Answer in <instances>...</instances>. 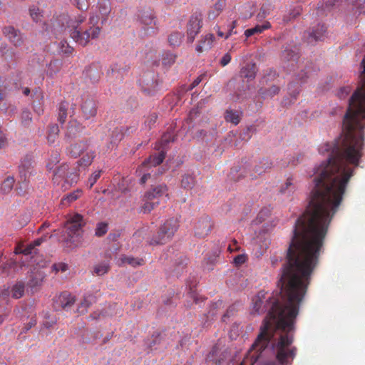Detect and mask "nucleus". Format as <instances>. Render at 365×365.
Here are the masks:
<instances>
[{
	"label": "nucleus",
	"instance_id": "nucleus-53",
	"mask_svg": "<svg viewBox=\"0 0 365 365\" xmlns=\"http://www.w3.org/2000/svg\"><path fill=\"white\" fill-rule=\"evenodd\" d=\"M62 51L65 53H71L72 51V48L67 46L64 50L62 49Z\"/></svg>",
	"mask_w": 365,
	"mask_h": 365
},
{
	"label": "nucleus",
	"instance_id": "nucleus-19",
	"mask_svg": "<svg viewBox=\"0 0 365 365\" xmlns=\"http://www.w3.org/2000/svg\"><path fill=\"white\" fill-rule=\"evenodd\" d=\"M110 264L108 262H101L96 264L93 268V273L97 276H103L108 272Z\"/></svg>",
	"mask_w": 365,
	"mask_h": 365
},
{
	"label": "nucleus",
	"instance_id": "nucleus-9",
	"mask_svg": "<svg viewBox=\"0 0 365 365\" xmlns=\"http://www.w3.org/2000/svg\"><path fill=\"white\" fill-rule=\"evenodd\" d=\"M81 110L83 118L86 120L96 116L97 113V106L94 100L86 99L81 106Z\"/></svg>",
	"mask_w": 365,
	"mask_h": 365
},
{
	"label": "nucleus",
	"instance_id": "nucleus-24",
	"mask_svg": "<svg viewBox=\"0 0 365 365\" xmlns=\"http://www.w3.org/2000/svg\"><path fill=\"white\" fill-rule=\"evenodd\" d=\"M58 133L59 129L57 125H53L49 128L48 133L47 135V140L50 144H52L56 142L58 136Z\"/></svg>",
	"mask_w": 365,
	"mask_h": 365
},
{
	"label": "nucleus",
	"instance_id": "nucleus-13",
	"mask_svg": "<svg viewBox=\"0 0 365 365\" xmlns=\"http://www.w3.org/2000/svg\"><path fill=\"white\" fill-rule=\"evenodd\" d=\"M140 22L142 26V29H143L148 34L150 33V30H151V32L153 33L154 30V26H155V21L153 16L148 14L145 13L143 14L140 19Z\"/></svg>",
	"mask_w": 365,
	"mask_h": 365
},
{
	"label": "nucleus",
	"instance_id": "nucleus-34",
	"mask_svg": "<svg viewBox=\"0 0 365 365\" xmlns=\"http://www.w3.org/2000/svg\"><path fill=\"white\" fill-rule=\"evenodd\" d=\"M124 262L130 264L133 267L141 266L144 264V261L142 259L134 258L131 257H127L124 259Z\"/></svg>",
	"mask_w": 365,
	"mask_h": 365
},
{
	"label": "nucleus",
	"instance_id": "nucleus-7",
	"mask_svg": "<svg viewBox=\"0 0 365 365\" xmlns=\"http://www.w3.org/2000/svg\"><path fill=\"white\" fill-rule=\"evenodd\" d=\"M86 222L83 220L82 215L75 214L66 223V228L68 230V235L70 240H72L73 235L78 232L85 225Z\"/></svg>",
	"mask_w": 365,
	"mask_h": 365
},
{
	"label": "nucleus",
	"instance_id": "nucleus-30",
	"mask_svg": "<svg viewBox=\"0 0 365 365\" xmlns=\"http://www.w3.org/2000/svg\"><path fill=\"white\" fill-rule=\"evenodd\" d=\"M24 292V287L22 284L18 283L12 287L11 294L12 297L19 299L21 297Z\"/></svg>",
	"mask_w": 365,
	"mask_h": 365
},
{
	"label": "nucleus",
	"instance_id": "nucleus-44",
	"mask_svg": "<svg viewBox=\"0 0 365 365\" xmlns=\"http://www.w3.org/2000/svg\"><path fill=\"white\" fill-rule=\"evenodd\" d=\"M85 20V17L83 16H79L76 19V21L75 22H73V20H71V24L70 26L71 27H73L75 28V29H76V23L77 24H81L82 22H83V21Z\"/></svg>",
	"mask_w": 365,
	"mask_h": 365
},
{
	"label": "nucleus",
	"instance_id": "nucleus-38",
	"mask_svg": "<svg viewBox=\"0 0 365 365\" xmlns=\"http://www.w3.org/2000/svg\"><path fill=\"white\" fill-rule=\"evenodd\" d=\"M101 172L97 171L95 172L89 178V182H90V187H91L95 182L97 181V180L100 178Z\"/></svg>",
	"mask_w": 365,
	"mask_h": 365
},
{
	"label": "nucleus",
	"instance_id": "nucleus-40",
	"mask_svg": "<svg viewBox=\"0 0 365 365\" xmlns=\"http://www.w3.org/2000/svg\"><path fill=\"white\" fill-rule=\"evenodd\" d=\"M34 249V246L32 243L29 245L26 248L22 250H17L16 253L21 252L24 255H30L33 252V250Z\"/></svg>",
	"mask_w": 365,
	"mask_h": 365
},
{
	"label": "nucleus",
	"instance_id": "nucleus-6",
	"mask_svg": "<svg viewBox=\"0 0 365 365\" xmlns=\"http://www.w3.org/2000/svg\"><path fill=\"white\" fill-rule=\"evenodd\" d=\"M165 155L161 152L157 155L150 157L142 163L136 170V173H138L139 175H142L140 180L142 183H145L150 177V174L145 173V171L148 170L152 166H156L160 164L163 161Z\"/></svg>",
	"mask_w": 365,
	"mask_h": 365
},
{
	"label": "nucleus",
	"instance_id": "nucleus-39",
	"mask_svg": "<svg viewBox=\"0 0 365 365\" xmlns=\"http://www.w3.org/2000/svg\"><path fill=\"white\" fill-rule=\"evenodd\" d=\"M31 166V163L29 160L26 161L25 163L22 162L19 167L20 172L21 173L24 172V175H26V171L29 170L30 169Z\"/></svg>",
	"mask_w": 365,
	"mask_h": 365
},
{
	"label": "nucleus",
	"instance_id": "nucleus-15",
	"mask_svg": "<svg viewBox=\"0 0 365 365\" xmlns=\"http://www.w3.org/2000/svg\"><path fill=\"white\" fill-rule=\"evenodd\" d=\"M75 301V297L66 292L62 293L58 298V302L63 309H68Z\"/></svg>",
	"mask_w": 365,
	"mask_h": 365
},
{
	"label": "nucleus",
	"instance_id": "nucleus-50",
	"mask_svg": "<svg viewBox=\"0 0 365 365\" xmlns=\"http://www.w3.org/2000/svg\"><path fill=\"white\" fill-rule=\"evenodd\" d=\"M235 26H236V21H235L232 22L230 29L228 31V32L225 35V38H228L232 35V34L233 33V29L235 28Z\"/></svg>",
	"mask_w": 365,
	"mask_h": 365
},
{
	"label": "nucleus",
	"instance_id": "nucleus-26",
	"mask_svg": "<svg viewBox=\"0 0 365 365\" xmlns=\"http://www.w3.org/2000/svg\"><path fill=\"white\" fill-rule=\"evenodd\" d=\"M183 34L180 32H174L169 36L168 41L170 45L173 46H179L182 40Z\"/></svg>",
	"mask_w": 365,
	"mask_h": 365
},
{
	"label": "nucleus",
	"instance_id": "nucleus-5",
	"mask_svg": "<svg viewBox=\"0 0 365 365\" xmlns=\"http://www.w3.org/2000/svg\"><path fill=\"white\" fill-rule=\"evenodd\" d=\"M170 336L164 331L154 332L152 336L148 338L145 344L151 350H158L160 351L166 349L171 344Z\"/></svg>",
	"mask_w": 365,
	"mask_h": 365
},
{
	"label": "nucleus",
	"instance_id": "nucleus-49",
	"mask_svg": "<svg viewBox=\"0 0 365 365\" xmlns=\"http://www.w3.org/2000/svg\"><path fill=\"white\" fill-rule=\"evenodd\" d=\"M171 140H173V138H172V135L170 133H167L162 138V141L165 143H169Z\"/></svg>",
	"mask_w": 365,
	"mask_h": 365
},
{
	"label": "nucleus",
	"instance_id": "nucleus-10",
	"mask_svg": "<svg viewBox=\"0 0 365 365\" xmlns=\"http://www.w3.org/2000/svg\"><path fill=\"white\" fill-rule=\"evenodd\" d=\"M201 28V22L197 17H192L189 21L187 36L189 40L192 42L197 34Z\"/></svg>",
	"mask_w": 365,
	"mask_h": 365
},
{
	"label": "nucleus",
	"instance_id": "nucleus-35",
	"mask_svg": "<svg viewBox=\"0 0 365 365\" xmlns=\"http://www.w3.org/2000/svg\"><path fill=\"white\" fill-rule=\"evenodd\" d=\"M113 310L110 307L101 310L94 318H108L113 317Z\"/></svg>",
	"mask_w": 365,
	"mask_h": 365
},
{
	"label": "nucleus",
	"instance_id": "nucleus-59",
	"mask_svg": "<svg viewBox=\"0 0 365 365\" xmlns=\"http://www.w3.org/2000/svg\"><path fill=\"white\" fill-rule=\"evenodd\" d=\"M47 168L49 170H52L53 169V166H51L49 164L47 165Z\"/></svg>",
	"mask_w": 365,
	"mask_h": 365
},
{
	"label": "nucleus",
	"instance_id": "nucleus-48",
	"mask_svg": "<svg viewBox=\"0 0 365 365\" xmlns=\"http://www.w3.org/2000/svg\"><path fill=\"white\" fill-rule=\"evenodd\" d=\"M110 10V7L109 4H108V3H107V2H106V3L104 4V6H103V9H101V10H100V12H101L102 14L106 15V14H107L108 13H109Z\"/></svg>",
	"mask_w": 365,
	"mask_h": 365
},
{
	"label": "nucleus",
	"instance_id": "nucleus-22",
	"mask_svg": "<svg viewBox=\"0 0 365 365\" xmlns=\"http://www.w3.org/2000/svg\"><path fill=\"white\" fill-rule=\"evenodd\" d=\"M256 74V66L255 64H248L241 70V76L248 80L255 78Z\"/></svg>",
	"mask_w": 365,
	"mask_h": 365
},
{
	"label": "nucleus",
	"instance_id": "nucleus-32",
	"mask_svg": "<svg viewBox=\"0 0 365 365\" xmlns=\"http://www.w3.org/2000/svg\"><path fill=\"white\" fill-rule=\"evenodd\" d=\"M108 231V225L106 222H99L97 224L95 235L98 237L104 235Z\"/></svg>",
	"mask_w": 365,
	"mask_h": 365
},
{
	"label": "nucleus",
	"instance_id": "nucleus-1",
	"mask_svg": "<svg viewBox=\"0 0 365 365\" xmlns=\"http://www.w3.org/2000/svg\"><path fill=\"white\" fill-rule=\"evenodd\" d=\"M360 161H327L314 170V187L306 212L297 220L287 252L288 262L280 279L279 292L267 296L258 292L252 298L250 314L259 317L269 304V319H294L331 217L336 212L354 168Z\"/></svg>",
	"mask_w": 365,
	"mask_h": 365
},
{
	"label": "nucleus",
	"instance_id": "nucleus-37",
	"mask_svg": "<svg viewBox=\"0 0 365 365\" xmlns=\"http://www.w3.org/2000/svg\"><path fill=\"white\" fill-rule=\"evenodd\" d=\"M53 269L56 272H65L68 269V265L65 263H58L53 265Z\"/></svg>",
	"mask_w": 365,
	"mask_h": 365
},
{
	"label": "nucleus",
	"instance_id": "nucleus-55",
	"mask_svg": "<svg viewBox=\"0 0 365 365\" xmlns=\"http://www.w3.org/2000/svg\"><path fill=\"white\" fill-rule=\"evenodd\" d=\"M217 35L220 36V37H225V36L224 35L223 32H222L220 30H218L217 31Z\"/></svg>",
	"mask_w": 365,
	"mask_h": 365
},
{
	"label": "nucleus",
	"instance_id": "nucleus-45",
	"mask_svg": "<svg viewBox=\"0 0 365 365\" xmlns=\"http://www.w3.org/2000/svg\"><path fill=\"white\" fill-rule=\"evenodd\" d=\"M235 312H236L235 307H231L227 310V312L224 317H234Z\"/></svg>",
	"mask_w": 365,
	"mask_h": 365
},
{
	"label": "nucleus",
	"instance_id": "nucleus-4",
	"mask_svg": "<svg viewBox=\"0 0 365 365\" xmlns=\"http://www.w3.org/2000/svg\"><path fill=\"white\" fill-rule=\"evenodd\" d=\"M178 221L176 218H170L165 222L160 229L158 239H153L151 245H159L166 242L170 240L178 228Z\"/></svg>",
	"mask_w": 365,
	"mask_h": 365
},
{
	"label": "nucleus",
	"instance_id": "nucleus-42",
	"mask_svg": "<svg viewBox=\"0 0 365 365\" xmlns=\"http://www.w3.org/2000/svg\"><path fill=\"white\" fill-rule=\"evenodd\" d=\"M78 8L81 10H84L88 8L86 0H76Z\"/></svg>",
	"mask_w": 365,
	"mask_h": 365
},
{
	"label": "nucleus",
	"instance_id": "nucleus-33",
	"mask_svg": "<svg viewBox=\"0 0 365 365\" xmlns=\"http://www.w3.org/2000/svg\"><path fill=\"white\" fill-rule=\"evenodd\" d=\"M44 278V274L42 273H37L36 277L31 279L29 282V285L31 287L34 288L38 287L41 284L43 279Z\"/></svg>",
	"mask_w": 365,
	"mask_h": 365
},
{
	"label": "nucleus",
	"instance_id": "nucleus-46",
	"mask_svg": "<svg viewBox=\"0 0 365 365\" xmlns=\"http://www.w3.org/2000/svg\"><path fill=\"white\" fill-rule=\"evenodd\" d=\"M7 145L6 138L4 134L0 131V148H4Z\"/></svg>",
	"mask_w": 365,
	"mask_h": 365
},
{
	"label": "nucleus",
	"instance_id": "nucleus-47",
	"mask_svg": "<svg viewBox=\"0 0 365 365\" xmlns=\"http://www.w3.org/2000/svg\"><path fill=\"white\" fill-rule=\"evenodd\" d=\"M351 90L349 88H343L341 89L340 92L339 93V96L340 98H345L346 96H348L350 93Z\"/></svg>",
	"mask_w": 365,
	"mask_h": 365
},
{
	"label": "nucleus",
	"instance_id": "nucleus-3",
	"mask_svg": "<svg viewBox=\"0 0 365 365\" xmlns=\"http://www.w3.org/2000/svg\"><path fill=\"white\" fill-rule=\"evenodd\" d=\"M98 16H91L90 18V24H92V26L83 33L77 29H73V31L71 32V38L81 46H86L91 39L98 38L101 33V28L96 26V24L98 22Z\"/></svg>",
	"mask_w": 365,
	"mask_h": 365
},
{
	"label": "nucleus",
	"instance_id": "nucleus-23",
	"mask_svg": "<svg viewBox=\"0 0 365 365\" xmlns=\"http://www.w3.org/2000/svg\"><path fill=\"white\" fill-rule=\"evenodd\" d=\"M94 152L89 149L83 155H81L79 160V164L82 166H88L91 164L94 158Z\"/></svg>",
	"mask_w": 365,
	"mask_h": 365
},
{
	"label": "nucleus",
	"instance_id": "nucleus-14",
	"mask_svg": "<svg viewBox=\"0 0 365 365\" xmlns=\"http://www.w3.org/2000/svg\"><path fill=\"white\" fill-rule=\"evenodd\" d=\"M89 150L87 144L84 142H78L72 144L69 149L70 154L75 157H80Z\"/></svg>",
	"mask_w": 365,
	"mask_h": 365
},
{
	"label": "nucleus",
	"instance_id": "nucleus-16",
	"mask_svg": "<svg viewBox=\"0 0 365 365\" xmlns=\"http://www.w3.org/2000/svg\"><path fill=\"white\" fill-rule=\"evenodd\" d=\"M215 37L213 34H208L200 41L199 44L196 47V50L198 52H202L209 50L212 46Z\"/></svg>",
	"mask_w": 365,
	"mask_h": 365
},
{
	"label": "nucleus",
	"instance_id": "nucleus-31",
	"mask_svg": "<svg viewBox=\"0 0 365 365\" xmlns=\"http://www.w3.org/2000/svg\"><path fill=\"white\" fill-rule=\"evenodd\" d=\"M195 185V179L191 175H185L181 180V185L185 189H191Z\"/></svg>",
	"mask_w": 365,
	"mask_h": 365
},
{
	"label": "nucleus",
	"instance_id": "nucleus-41",
	"mask_svg": "<svg viewBox=\"0 0 365 365\" xmlns=\"http://www.w3.org/2000/svg\"><path fill=\"white\" fill-rule=\"evenodd\" d=\"M231 61V56L230 53H225L220 60V64L222 66L227 65Z\"/></svg>",
	"mask_w": 365,
	"mask_h": 365
},
{
	"label": "nucleus",
	"instance_id": "nucleus-2",
	"mask_svg": "<svg viewBox=\"0 0 365 365\" xmlns=\"http://www.w3.org/2000/svg\"><path fill=\"white\" fill-rule=\"evenodd\" d=\"M168 199V188L165 185L154 186L144 194L141 210L144 213H148L162 201H166Z\"/></svg>",
	"mask_w": 365,
	"mask_h": 365
},
{
	"label": "nucleus",
	"instance_id": "nucleus-8",
	"mask_svg": "<svg viewBox=\"0 0 365 365\" xmlns=\"http://www.w3.org/2000/svg\"><path fill=\"white\" fill-rule=\"evenodd\" d=\"M3 34L15 46H20L23 42V36L21 32L13 26L4 27L3 29Z\"/></svg>",
	"mask_w": 365,
	"mask_h": 365
},
{
	"label": "nucleus",
	"instance_id": "nucleus-36",
	"mask_svg": "<svg viewBox=\"0 0 365 365\" xmlns=\"http://www.w3.org/2000/svg\"><path fill=\"white\" fill-rule=\"evenodd\" d=\"M31 119H32L31 114L29 111H28V110L23 111V113L21 114V121H22L23 124H24L25 125H29L31 123Z\"/></svg>",
	"mask_w": 365,
	"mask_h": 365
},
{
	"label": "nucleus",
	"instance_id": "nucleus-54",
	"mask_svg": "<svg viewBox=\"0 0 365 365\" xmlns=\"http://www.w3.org/2000/svg\"><path fill=\"white\" fill-rule=\"evenodd\" d=\"M35 322L36 321H31L30 322L27 326H26V330H29V329H31L32 327H34L35 325Z\"/></svg>",
	"mask_w": 365,
	"mask_h": 365
},
{
	"label": "nucleus",
	"instance_id": "nucleus-56",
	"mask_svg": "<svg viewBox=\"0 0 365 365\" xmlns=\"http://www.w3.org/2000/svg\"><path fill=\"white\" fill-rule=\"evenodd\" d=\"M278 91H279V88H277V87H274V88H273V92H274V93H278Z\"/></svg>",
	"mask_w": 365,
	"mask_h": 365
},
{
	"label": "nucleus",
	"instance_id": "nucleus-25",
	"mask_svg": "<svg viewBox=\"0 0 365 365\" xmlns=\"http://www.w3.org/2000/svg\"><path fill=\"white\" fill-rule=\"evenodd\" d=\"M14 178L9 177L1 184L0 190L3 193H8L12 190V188L14 187Z\"/></svg>",
	"mask_w": 365,
	"mask_h": 365
},
{
	"label": "nucleus",
	"instance_id": "nucleus-12",
	"mask_svg": "<svg viewBox=\"0 0 365 365\" xmlns=\"http://www.w3.org/2000/svg\"><path fill=\"white\" fill-rule=\"evenodd\" d=\"M96 300L95 297L91 293H86L83 296V300L78 304L76 312L80 314H84L87 312L88 308Z\"/></svg>",
	"mask_w": 365,
	"mask_h": 365
},
{
	"label": "nucleus",
	"instance_id": "nucleus-17",
	"mask_svg": "<svg viewBox=\"0 0 365 365\" xmlns=\"http://www.w3.org/2000/svg\"><path fill=\"white\" fill-rule=\"evenodd\" d=\"M272 163L268 160H262L254 168V173L252 174L253 178L264 173L267 169L270 168Z\"/></svg>",
	"mask_w": 365,
	"mask_h": 365
},
{
	"label": "nucleus",
	"instance_id": "nucleus-57",
	"mask_svg": "<svg viewBox=\"0 0 365 365\" xmlns=\"http://www.w3.org/2000/svg\"><path fill=\"white\" fill-rule=\"evenodd\" d=\"M313 37H314L316 40H317V39H319V38H320V36H317V34H314Z\"/></svg>",
	"mask_w": 365,
	"mask_h": 365
},
{
	"label": "nucleus",
	"instance_id": "nucleus-52",
	"mask_svg": "<svg viewBox=\"0 0 365 365\" xmlns=\"http://www.w3.org/2000/svg\"><path fill=\"white\" fill-rule=\"evenodd\" d=\"M42 241H43V239L39 238V239L35 240L32 244L34 245V246L35 247L36 246L40 245L41 244Z\"/></svg>",
	"mask_w": 365,
	"mask_h": 365
},
{
	"label": "nucleus",
	"instance_id": "nucleus-51",
	"mask_svg": "<svg viewBox=\"0 0 365 365\" xmlns=\"http://www.w3.org/2000/svg\"><path fill=\"white\" fill-rule=\"evenodd\" d=\"M201 81V78L200 77L197 78L192 83V88L197 86Z\"/></svg>",
	"mask_w": 365,
	"mask_h": 365
},
{
	"label": "nucleus",
	"instance_id": "nucleus-21",
	"mask_svg": "<svg viewBox=\"0 0 365 365\" xmlns=\"http://www.w3.org/2000/svg\"><path fill=\"white\" fill-rule=\"evenodd\" d=\"M270 27V24L267 22L262 25H257L255 27L247 29L245 31V35L247 38H249L253 35L259 34L263 32L264 30Z\"/></svg>",
	"mask_w": 365,
	"mask_h": 365
},
{
	"label": "nucleus",
	"instance_id": "nucleus-20",
	"mask_svg": "<svg viewBox=\"0 0 365 365\" xmlns=\"http://www.w3.org/2000/svg\"><path fill=\"white\" fill-rule=\"evenodd\" d=\"M82 130V126L75 120L70 121L66 131V135L73 138Z\"/></svg>",
	"mask_w": 365,
	"mask_h": 365
},
{
	"label": "nucleus",
	"instance_id": "nucleus-18",
	"mask_svg": "<svg viewBox=\"0 0 365 365\" xmlns=\"http://www.w3.org/2000/svg\"><path fill=\"white\" fill-rule=\"evenodd\" d=\"M225 118L227 122L236 125L240 121L241 112L238 110H227L225 114Z\"/></svg>",
	"mask_w": 365,
	"mask_h": 365
},
{
	"label": "nucleus",
	"instance_id": "nucleus-58",
	"mask_svg": "<svg viewBox=\"0 0 365 365\" xmlns=\"http://www.w3.org/2000/svg\"><path fill=\"white\" fill-rule=\"evenodd\" d=\"M44 327H49L51 325L49 324V323L48 322H46V323L43 324Z\"/></svg>",
	"mask_w": 365,
	"mask_h": 365
},
{
	"label": "nucleus",
	"instance_id": "nucleus-29",
	"mask_svg": "<svg viewBox=\"0 0 365 365\" xmlns=\"http://www.w3.org/2000/svg\"><path fill=\"white\" fill-rule=\"evenodd\" d=\"M29 15L36 22H38L41 20V11H40L39 8L36 6H32L29 8Z\"/></svg>",
	"mask_w": 365,
	"mask_h": 365
},
{
	"label": "nucleus",
	"instance_id": "nucleus-27",
	"mask_svg": "<svg viewBox=\"0 0 365 365\" xmlns=\"http://www.w3.org/2000/svg\"><path fill=\"white\" fill-rule=\"evenodd\" d=\"M224 8V3L222 1H218L215 4V6L212 11L209 12L208 16L210 19H215L222 11Z\"/></svg>",
	"mask_w": 365,
	"mask_h": 365
},
{
	"label": "nucleus",
	"instance_id": "nucleus-43",
	"mask_svg": "<svg viewBox=\"0 0 365 365\" xmlns=\"http://www.w3.org/2000/svg\"><path fill=\"white\" fill-rule=\"evenodd\" d=\"M245 261H246L245 256V255H237L234 259V262L236 264H241L244 263Z\"/></svg>",
	"mask_w": 365,
	"mask_h": 365
},
{
	"label": "nucleus",
	"instance_id": "nucleus-28",
	"mask_svg": "<svg viewBox=\"0 0 365 365\" xmlns=\"http://www.w3.org/2000/svg\"><path fill=\"white\" fill-rule=\"evenodd\" d=\"M81 195V192L79 190H76L73 192L68 194L66 197H64L61 200V203L63 205H68L71 202L77 200Z\"/></svg>",
	"mask_w": 365,
	"mask_h": 365
},
{
	"label": "nucleus",
	"instance_id": "nucleus-11",
	"mask_svg": "<svg viewBox=\"0 0 365 365\" xmlns=\"http://www.w3.org/2000/svg\"><path fill=\"white\" fill-rule=\"evenodd\" d=\"M211 228V222L208 218L200 220L195 226V234L199 237L206 236Z\"/></svg>",
	"mask_w": 365,
	"mask_h": 365
}]
</instances>
